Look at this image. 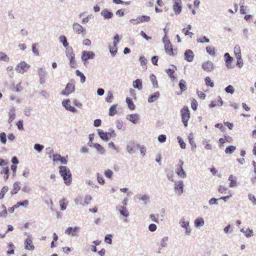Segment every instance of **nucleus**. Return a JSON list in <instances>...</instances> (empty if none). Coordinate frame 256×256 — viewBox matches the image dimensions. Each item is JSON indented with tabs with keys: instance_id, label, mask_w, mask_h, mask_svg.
<instances>
[{
	"instance_id": "nucleus-1",
	"label": "nucleus",
	"mask_w": 256,
	"mask_h": 256,
	"mask_svg": "<svg viewBox=\"0 0 256 256\" xmlns=\"http://www.w3.org/2000/svg\"><path fill=\"white\" fill-rule=\"evenodd\" d=\"M60 176L62 177L64 183L69 185L71 184L72 178V174L70 170L66 166H60Z\"/></svg>"
},
{
	"instance_id": "nucleus-2",
	"label": "nucleus",
	"mask_w": 256,
	"mask_h": 256,
	"mask_svg": "<svg viewBox=\"0 0 256 256\" xmlns=\"http://www.w3.org/2000/svg\"><path fill=\"white\" fill-rule=\"evenodd\" d=\"M162 42L164 46L165 52L168 54L172 56L174 55L173 48L172 44L168 38L167 36H164L162 38Z\"/></svg>"
},
{
	"instance_id": "nucleus-3",
	"label": "nucleus",
	"mask_w": 256,
	"mask_h": 256,
	"mask_svg": "<svg viewBox=\"0 0 256 256\" xmlns=\"http://www.w3.org/2000/svg\"><path fill=\"white\" fill-rule=\"evenodd\" d=\"M30 67V65L27 64L26 62H21L17 64L16 68V70L18 73L24 74L27 71Z\"/></svg>"
},
{
	"instance_id": "nucleus-4",
	"label": "nucleus",
	"mask_w": 256,
	"mask_h": 256,
	"mask_svg": "<svg viewBox=\"0 0 256 256\" xmlns=\"http://www.w3.org/2000/svg\"><path fill=\"white\" fill-rule=\"evenodd\" d=\"M98 134L100 137L103 140H108L112 137H114L116 136V134L114 130H112L111 132H104L103 131L99 130L98 132Z\"/></svg>"
},
{
	"instance_id": "nucleus-5",
	"label": "nucleus",
	"mask_w": 256,
	"mask_h": 256,
	"mask_svg": "<svg viewBox=\"0 0 256 256\" xmlns=\"http://www.w3.org/2000/svg\"><path fill=\"white\" fill-rule=\"evenodd\" d=\"M95 54L93 52L91 51H83L82 54V60L86 64V62L89 59H93L94 58Z\"/></svg>"
},
{
	"instance_id": "nucleus-6",
	"label": "nucleus",
	"mask_w": 256,
	"mask_h": 256,
	"mask_svg": "<svg viewBox=\"0 0 256 256\" xmlns=\"http://www.w3.org/2000/svg\"><path fill=\"white\" fill-rule=\"evenodd\" d=\"M184 162L179 160L178 164V167L176 169V174L181 178H184L186 176V174L183 169Z\"/></svg>"
},
{
	"instance_id": "nucleus-7",
	"label": "nucleus",
	"mask_w": 256,
	"mask_h": 256,
	"mask_svg": "<svg viewBox=\"0 0 256 256\" xmlns=\"http://www.w3.org/2000/svg\"><path fill=\"white\" fill-rule=\"evenodd\" d=\"M74 85L72 83H68L65 89L62 91L61 94L64 96H68L69 94L74 92Z\"/></svg>"
},
{
	"instance_id": "nucleus-8",
	"label": "nucleus",
	"mask_w": 256,
	"mask_h": 256,
	"mask_svg": "<svg viewBox=\"0 0 256 256\" xmlns=\"http://www.w3.org/2000/svg\"><path fill=\"white\" fill-rule=\"evenodd\" d=\"M202 66V69L207 72L212 71L214 68V64L211 61L204 62Z\"/></svg>"
},
{
	"instance_id": "nucleus-9",
	"label": "nucleus",
	"mask_w": 256,
	"mask_h": 256,
	"mask_svg": "<svg viewBox=\"0 0 256 256\" xmlns=\"http://www.w3.org/2000/svg\"><path fill=\"white\" fill-rule=\"evenodd\" d=\"M194 54L190 50H186L184 53V60L188 62H192Z\"/></svg>"
},
{
	"instance_id": "nucleus-10",
	"label": "nucleus",
	"mask_w": 256,
	"mask_h": 256,
	"mask_svg": "<svg viewBox=\"0 0 256 256\" xmlns=\"http://www.w3.org/2000/svg\"><path fill=\"white\" fill-rule=\"evenodd\" d=\"M184 184L182 181L177 182L175 183L174 190L176 192L180 195L183 192Z\"/></svg>"
},
{
	"instance_id": "nucleus-11",
	"label": "nucleus",
	"mask_w": 256,
	"mask_h": 256,
	"mask_svg": "<svg viewBox=\"0 0 256 256\" xmlns=\"http://www.w3.org/2000/svg\"><path fill=\"white\" fill-rule=\"evenodd\" d=\"M140 146L138 144H136L134 142H132L127 146V150L129 153H133Z\"/></svg>"
},
{
	"instance_id": "nucleus-12",
	"label": "nucleus",
	"mask_w": 256,
	"mask_h": 256,
	"mask_svg": "<svg viewBox=\"0 0 256 256\" xmlns=\"http://www.w3.org/2000/svg\"><path fill=\"white\" fill-rule=\"evenodd\" d=\"M224 58H225L226 65L228 68H232L231 66L232 63L233 61V58L230 56L228 53H226L224 54Z\"/></svg>"
},
{
	"instance_id": "nucleus-13",
	"label": "nucleus",
	"mask_w": 256,
	"mask_h": 256,
	"mask_svg": "<svg viewBox=\"0 0 256 256\" xmlns=\"http://www.w3.org/2000/svg\"><path fill=\"white\" fill-rule=\"evenodd\" d=\"M24 247L26 250H32L34 249V246L32 244V240L27 238L24 241Z\"/></svg>"
},
{
	"instance_id": "nucleus-14",
	"label": "nucleus",
	"mask_w": 256,
	"mask_h": 256,
	"mask_svg": "<svg viewBox=\"0 0 256 256\" xmlns=\"http://www.w3.org/2000/svg\"><path fill=\"white\" fill-rule=\"evenodd\" d=\"M72 28L74 31L78 34H81L84 31V28L78 22H74L73 24Z\"/></svg>"
},
{
	"instance_id": "nucleus-15",
	"label": "nucleus",
	"mask_w": 256,
	"mask_h": 256,
	"mask_svg": "<svg viewBox=\"0 0 256 256\" xmlns=\"http://www.w3.org/2000/svg\"><path fill=\"white\" fill-rule=\"evenodd\" d=\"M70 100H66L62 101V104L63 106L66 108V110L73 112L76 110L74 106H70Z\"/></svg>"
},
{
	"instance_id": "nucleus-16",
	"label": "nucleus",
	"mask_w": 256,
	"mask_h": 256,
	"mask_svg": "<svg viewBox=\"0 0 256 256\" xmlns=\"http://www.w3.org/2000/svg\"><path fill=\"white\" fill-rule=\"evenodd\" d=\"M132 86L134 88L141 90L142 88V80L140 79H136L133 81Z\"/></svg>"
},
{
	"instance_id": "nucleus-17",
	"label": "nucleus",
	"mask_w": 256,
	"mask_h": 256,
	"mask_svg": "<svg viewBox=\"0 0 256 256\" xmlns=\"http://www.w3.org/2000/svg\"><path fill=\"white\" fill-rule=\"evenodd\" d=\"M101 14L104 16L105 20L106 19H110L113 16V14L112 12L108 11V10L104 9L101 12Z\"/></svg>"
},
{
	"instance_id": "nucleus-18",
	"label": "nucleus",
	"mask_w": 256,
	"mask_h": 256,
	"mask_svg": "<svg viewBox=\"0 0 256 256\" xmlns=\"http://www.w3.org/2000/svg\"><path fill=\"white\" fill-rule=\"evenodd\" d=\"M137 24L140 22H148L150 20V18L147 16H142L137 18L136 19Z\"/></svg>"
},
{
	"instance_id": "nucleus-19",
	"label": "nucleus",
	"mask_w": 256,
	"mask_h": 256,
	"mask_svg": "<svg viewBox=\"0 0 256 256\" xmlns=\"http://www.w3.org/2000/svg\"><path fill=\"white\" fill-rule=\"evenodd\" d=\"M160 96V93L158 92H155L150 95L148 98V102H152L156 101Z\"/></svg>"
},
{
	"instance_id": "nucleus-20",
	"label": "nucleus",
	"mask_w": 256,
	"mask_h": 256,
	"mask_svg": "<svg viewBox=\"0 0 256 256\" xmlns=\"http://www.w3.org/2000/svg\"><path fill=\"white\" fill-rule=\"evenodd\" d=\"M222 100L220 96H218L217 101H212L210 104V107L214 108L216 106H222Z\"/></svg>"
},
{
	"instance_id": "nucleus-21",
	"label": "nucleus",
	"mask_w": 256,
	"mask_h": 256,
	"mask_svg": "<svg viewBox=\"0 0 256 256\" xmlns=\"http://www.w3.org/2000/svg\"><path fill=\"white\" fill-rule=\"evenodd\" d=\"M78 229V228L76 227H75L74 228L70 227V228H68L66 230L65 232L67 234H68V235L72 234V236H74L76 235V233L77 232Z\"/></svg>"
},
{
	"instance_id": "nucleus-22",
	"label": "nucleus",
	"mask_w": 256,
	"mask_h": 256,
	"mask_svg": "<svg viewBox=\"0 0 256 256\" xmlns=\"http://www.w3.org/2000/svg\"><path fill=\"white\" fill-rule=\"evenodd\" d=\"M128 119L135 124L138 120V116L136 114H131L128 116Z\"/></svg>"
},
{
	"instance_id": "nucleus-23",
	"label": "nucleus",
	"mask_w": 256,
	"mask_h": 256,
	"mask_svg": "<svg viewBox=\"0 0 256 256\" xmlns=\"http://www.w3.org/2000/svg\"><path fill=\"white\" fill-rule=\"evenodd\" d=\"M182 116L183 124L186 127L188 126V122L190 118V113H182Z\"/></svg>"
},
{
	"instance_id": "nucleus-24",
	"label": "nucleus",
	"mask_w": 256,
	"mask_h": 256,
	"mask_svg": "<svg viewBox=\"0 0 256 256\" xmlns=\"http://www.w3.org/2000/svg\"><path fill=\"white\" fill-rule=\"evenodd\" d=\"M181 4H176L173 5V10L176 14H179L182 10Z\"/></svg>"
},
{
	"instance_id": "nucleus-25",
	"label": "nucleus",
	"mask_w": 256,
	"mask_h": 256,
	"mask_svg": "<svg viewBox=\"0 0 256 256\" xmlns=\"http://www.w3.org/2000/svg\"><path fill=\"white\" fill-rule=\"evenodd\" d=\"M126 102L127 105L130 110H133L135 108V105L132 98H126Z\"/></svg>"
},
{
	"instance_id": "nucleus-26",
	"label": "nucleus",
	"mask_w": 256,
	"mask_h": 256,
	"mask_svg": "<svg viewBox=\"0 0 256 256\" xmlns=\"http://www.w3.org/2000/svg\"><path fill=\"white\" fill-rule=\"evenodd\" d=\"M180 225L182 228H186V232L187 234H190V230L189 227V223L187 222H185L184 220H182L180 222Z\"/></svg>"
},
{
	"instance_id": "nucleus-27",
	"label": "nucleus",
	"mask_w": 256,
	"mask_h": 256,
	"mask_svg": "<svg viewBox=\"0 0 256 256\" xmlns=\"http://www.w3.org/2000/svg\"><path fill=\"white\" fill-rule=\"evenodd\" d=\"M59 40L64 48L68 47V42L67 38L64 36H60L59 37Z\"/></svg>"
},
{
	"instance_id": "nucleus-28",
	"label": "nucleus",
	"mask_w": 256,
	"mask_h": 256,
	"mask_svg": "<svg viewBox=\"0 0 256 256\" xmlns=\"http://www.w3.org/2000/svg\"><path fill=\"white\" fill-rule=\"evenodd\" d=\"M14 252V246L12 242L8 243V250L6 254H13Z\"/></svg>"
},
{
	"instance_id": "nucleus-29",
	"label": "nucleus",
	"mask_w": 256,
	"mask_h": 256,
	"mask_svg": "<svg viewBox=\"0 0 256 256\" xmlns=\"http://www.w3.org/2000/svg\"><path fill=\"white\" fill-rule=\"evenodd\" d=\"M188 139L189 142L192 146V150L195 149L196 147V145L195 142H194V139L193 135L192 134H190L188 135Z\"/></svg>"
},
{
	"instance_id": "nucleus-30",
	"label": "nucleus",
	"mask_w": 256,
	"mask_h": 256,
	"mask_svg": "<svg viewBox=\"0 0 256 256\" xmlns=\"http://www.w3.org/2000/svg\"><path fill=\"white\" fill-rule=\"evenodd\" d=\"M20 188L19 184L18 182L14 183L13 185V188L11 192L12 194H14L18 193Z\"/></svg>"
},
{
	"instance_id": "nucleus-31",
	"label": "nucleus",
	"mask_w": 256,
	"mask_h": 256,
	"mask_svg": "<svg viewBox=\"0 0 256 256\" xmlns=\"http://www.w3.org/2000/svg\"><path fill=\"white\" fill-rule=\"evenodd\" d=\"M66 53V57L68 58L72 57V56H75L73 52L72 48L71 46L67 48Z\"/></svg>"
},
{
	"instance_id": "nucleus-32",
	"label": "nucleus",
	"mask_w": 256,
	"mask_h": 256,
	"mask_svg": "<svg viewBox=\"0 0 256 256\" xmlns=\"http://www.w3.org/2000/svg\"><path fill=\"white\" fill-rule=\"evenodd\" d=\"M178 86L180 89V94H182V92L185 90L186 88V81L184 80H181L179 82Z\"/></svg>"
},
{
	"instance_id": "nucleus-33",
	"label": "nucleus",
	"mask_w": 256,
	"mask_h": 256,
	"mask_svg": "<svg viewBox=\"0 0 256 256\" xmlns=\"http://www.w3.org/2000/svg\"><path fill=\"white\" fill-rule=\"evenodd\" d=\"M76 74L77 76H80V82L82 84L85 82L86 78L84 75L80 72L79 70H76Z\"/></svg>"
},
{
	"instance_id": "nucleus-34",
	"label": "nucleus",
	"mask_w": 256,
	"mask_h": 256,
	"mask_svg": "<svg viewBox=\"0 0 256 256\" xmlns=\"http://www.w3.org/2000/svg\"><path fill=\"white\" fill-rule=\"evenodd\" d=\"M204 224V220L202 218H198L194 220V225L198 228Z\"/></svg>"
},
{
	"instance_id": "nucleus-35",
	"label": "nucleus",
	"mask_w": 256,
	"mask_h": 256,
	"mask_svg": "<svg viewBox=\"0 0 256 256\" xmlns=\"http://www.w3.org/2000/svg\"><path fill=\"white\" fill-rule=\"evenodd\" d=\"M8 172H9V168L8 167H6L2 168V170L0 172V173L2 174H4V178L5 180H6L8 179L9 175H8Z\"/></svg>"
},
{
	"instance_id": "nucleus-36",
	"label": "nucleus",
	"mask_w": 256,
	"mask_h": 256,
	"mask_svg": "<svg viewBox=\"0 0 256 256\" xmlns=\"http://www.w3.org/2000/svg\"><path fill=\"white\" fill-rule=\"evenodd\" d=\"M28 200H24L22 202H18L15 205H14V207L15 208H18L20 206H24L26 207L28 206Z\"/></svg>"
},
{
	"instance_id": "nucleus-37",
	"label": "nucleus",
	"mask_w": 256,
	"mask_h": 256,
	"mask_svg": "<svg viewBox=\"0 0 256 256\" xmlns=\"http://www.w3.org/2000/svg\"><path fill=\"white\" fill-rule=\"evenodd\" d=\"M236 147L233 146H230L227 147L225 150V152L226 154H231L236 150Z\"/></svg>"
},
{
	"instance_id": "nucleus-38",
	"label": "nucleus",
	"mask_w": 256,
	"mask_h": 256,
	"mask_svg": "<svg viewBox=\"0 0 256 256\" xmlns=\"http://www.w3.org/2000/svg\"><path fill=\"white\" fill-rule=\"evenodd\" d=\"M206 52L211 56H214L216 54L214 47L212 46H207L206 48Z\"/></svg>"
},
{
	"instance_id": "nucleus-39",
	"label": "nucleus",
	"mask_w": 256,
	"mask_h": 256,
	"mask_svg": "<svg viewBox=\"0 0 256 256\" xmlns=\"http://www.w3.org/2000/svg\"><path fill=\"white\" fill-rule=\"evenodd\" d=\"M150 79L152 82L153 86L154 88H157L158 87V84L156 80V77L152 74L150 76Z\"/></svg>"
},
{
	"instance_id": "nucleus-40",
	"label": "nucleus",
	"mask_w": 256,
	"mask_h": 256,
	"mask_svg": "<svg viewBox=\"0 0 256 256\" xmlns=\"http://www.w3.org/2000/svg\"><path fill=\"white\" fill-rule=\"evenodd\" d=\"M225 92L228 94H233L234 92V88L232 85H228L224 88Z\"/></svg>"
},
{
	"instance_id": "nucleus-41",
	"label": "nucleus",
	"mask_w": 256,
	"mask_h": 256,
	"mask_svg": "<svg viewBox=\"0 0 256 256\" xmlns=\"http://www.w3.org/2000/svg\"><path fill=\"white\" fill-rule=\"evenodd\" d=\"M120 212L122 215L125 217H127L128 216V212L125 206H122L121 208L120 209Z\"/></svg>"
},
{
	"instance_id": "nucleus-42",
	"label": "nucleus",
	"mask_w": 256,
	"mask_h": 256,
	"mask_svg": "<svg viewBox=\"0 0 256 256\" xmlns=\"http://www.w3.org/2000/svg\"><path fill=\"white\" fill-rule=\"evenodd\" d=\"M206 84L207 86H210L212 88L214 87V82L211 80L210 78L208 76H206L204 79Z\"/></svg>"
},
{
	"instance_id": "nucleus-43",
	"label": "nucleus",
	"mask_w": 256,
	"mask_h": 256,
	"mask_svg": "<svg viewBox=\"0 0 256 256\" xmlns=\"http://www.w3.org/2000/svg\"><path fill=\"white\" fill-rule=\"evenodd\" d=\"M230 181V186L234 187L236 185V180L232 175H230L228 178Z\"/></svg>"
},
{
	"instance_id": "nucleus-44",
	"label": "nucleus",
	"mask_w": 256,
	"mask_h": 256,
	"mask_svg": "<svg viewBox=\"0 0 256 256\" xmlns=\"http://www.w3.org/2000/svg\"><path fill=\"white\" fill-rule=\"evenodd\" d=\"M60 210H64L66 209L67 206V202H66V200L64 198H63L62 200H60Z\"/></svg>"
},
{
	"instance_id": "nucleus-45",
	"label": "nucleus",
	"mask_w": 256,
	"mask_h": 256,
	"mask_svg": "<svg viewBox=\"0 0 256 256\" xmlns=\"http://www.w3.org/2000/svg\"><path fill=\"white\" fill-rule=\"evenodd\" d=\"M38 72L40 78L45 77L46 74V72L42 68L38 69Z\"/></svg>"
},
{
	"instance_id": "nucleus-46",
	"label": "nucleus",
	"mask_w": 256,
	"mask_h": 256,
	"mask_svg": "<svg viewBox=\"0 0 256 256\" xmlns=\"http://www.w3.org/2000/svg\"><path fill=\"white\" fill-rule=\"evenodd\" d=\"M10 58L8 56L3 52H0V60L8 62Z\"/></svg>"
},
{
	"instance_id": "nucleus-47",
	"label": "nucleus",
	"mask_w": 256,
	"mask_h": 256,
	"mask_svg": "<svg viewBox=\"0 0 256 256\" xmlns=\"http://www.w3.org/2000/svg\"><path fill=\"white\" fill-rule=\"evenodd\" d=\"M114 42H113V46L114 47H116L117 44L120 42V38L119 37V35L118 34H116L114 37Z\"/></svg>"
},
{
	"instance_id": "nucleus-48",
	"label": "nucleus",
	"mask_w": 256,
	"mask_h": 256,
	"mask_svg": "<svg viewBox=\"0 0 256 256\" xmlns=\"http://www.w3.org/2000/svg\"><path fill=\"white\" fill-rule=\"evenodd\" d=\"M0 140L2 143L5 144L6 142V136L5 132H2L0 134Z\"/></svg>"
},
{
	"instance_id": "nucleus-49",
	"label": "nucleus",
	"mask_w": 256,
	"mask_h": 256,
	"mask_svg": "<svg viewBox=\"0 0 256 256\" xmlns=\"http://www.w3.org/2000/svg\"><path fill=\"white\" fill-rule=\"evenodd\" d=\"M94 147L96 148L100 153H104V148L98 144H94L93 145Z\"/></svg>"
},
{
	"instance_id": "nucleus-50",
	"label": "nucleus",
	"mask_w": 256,
	"mask_h": 256,
	"mask_svg": "<svg viewBox=\"0 0 256 256\" xmlns=\"http://www.w3.org/2000/svg\"><path fill=\"white\" fill-rule=\"evenodd\" d=\"M242 35L245 40H247L249 38L248 30L247 28H244L242 29Z\"/></svg>"
},
{
	"instance_id": "nucleus-51",
	"label": "nucleus",
	"mask_w": 256,
	"mask_h": 256,
	"mask_svg": "<svg viewBox=\"0 0 256 256\" xmlns=\"http://www.w3.org/2000/svg\"><path fill=\"white\" fill-rule=\"evenodd\" d=\"M108 48H109V50H110V54H112V56H115V54H116L117 52V47H114V48H112L111 46H108Z\"/></svg>"
},
{
	"instance_id": "nucleus-52",
	"label": "nucleus",
	"mask_w": 256,
	"mask_h": 256,
	"mask_svg": "<svg viewBox=\"0 0 256 256\" xmlns=\"http://www.w3.org/2000/svg\"><path fill=\"white\" fill-rule=\"evenodd\" d=\"M8 191V188L7 186H4L0 193V199H2L5 194Z\"/></svg>"
},
{
	"instance_id": "nucleus-53",
	"label": "nucleus",
	"mask_w": 256,
	"mask_h": 256,
	"mask_svg": "<svg viewBox=\"0 0 256 256\" xmlns=\"http://www.w3.org/2000/svg\"><path fill=\"white\" fill-rule=\"evenodd\" d=\"M112 2L116 4H124L126 6H128L130 4V2H124L122 0H112Z\"/></svg>"
},
{
	"instance_id": "nucleus-54",
	"label": "nucleus",
	"mask_w": 256,
	"mask_h": 256,
	"mask_svg": "<svg viewBox=\"0 0 256 256\" xmlns=\"http://www.w3.org/2000/svg\"><path fill=\"white\" fill-rule=\"evenodd\" d=\"M167 74L170 76L171 78L173 80L175 79V77L174 76V70L171 68H168L166 70Z\"/></svg>"
},
{
	"instance_id": "nucleus-55",
	"label": "nucleus",
	"mask_w": 256,
	"mask_h": 256,
	"mask_svg": "<svg viewBox=\"0 0 256 256\" xmlns=\"http://www.w3.org/2000/svg\"><path fill=\"white\" fill-rule=\"evenodd\" d=\"M197 42L200 43H203L204 42H210V40L206 36H204L202 38H198Z\"/></svg>"
},
{
	"instance_id": "nucleus-56",
	"label": "nucleus",
	"mask_w": 256,
	"mask_h": 256,
	"mask_svg": "<svg viewBox=\"0 0 256 256\" xmlns=\"http://www.w3.org/2000/svg\"><path fill=\"white\" fill-rule=\"evenodd\" d=\"M248 199L250 200L254 205H256V198L252 194H248Z\"/></svg>"
},
{
	"instance_id": "nucleus-57",
	"label": "nucleus",
	"mask_w": 256,
	"mask_h": 256,
	"mask_svg": "<svg viewBox=\"0 0 256 256\" xmlns=\"http://www.w3.org/2000/svg\"><path fill=\"white\" fill-rule=\"evenodd\" d=\"M97 180H98V182L102 184H104V180L102 176V174H97Z\"/></svg>"
},
{
	"instance_id": "nucleus-58",
	"label": "nucleus",
	"mask_w": 256,
	"mask_h": 256,
	"mask_svg": "<svg viewBox=\"0 0 256 256\" xmlns=\"http://www.w3.org/2000/svg\"><path fill=\"white\" fill-rule=\"evenodd\" d=\"M112 98H113L112 94V92H108V95H107L106 97V102H111Z\"/></svg>"
},
{
	"instance_id": "nucleus-59",
	"label": "nucleus",
	"mask_w": 256,
	"mask_h": 256,
	"mask_svg": "<svg viewBox=\"0 0 256 256\" xmlns=\"http://www.w3.org/2000/svg\"><path fill=\"white\" fill-rule=\"evenodd\" d=\"M220 143L221 145H222L226 143V142H230L228 140V138L224 136V138H220L219 139Z\"/></svg>"
},
{
	"instance_id": "nucleus-60",
	"label": "nucleus",
	"mask_w": 256,
	"mask_h": 256,
	"mask_svg": "<svg viewBox=\"0 0 256 256\" xmlns=\"http://www.w3.org/2000/svg\"><path fill=\"white\" fill-rule=\"evenodd\" d=\"M70 66L72 68H74L76 65L75 56H72V57L69 58Z\"/></svg>"
},
{
	"instance_id": "nucleus-61",
	"label": "nucleus",
	"mask_w": 256,
	"mask_h": 256,
	"mask_svg": "<svg viewBox=\"0 0 256 256\" xmlns=\"http://www.w3.org/2000/svg\"><path fill=\"white\" fill-rule=\"evenodd\" d=\"M104 242L108 244H111L112 243V236L110 234L106 235L104 238Z\"/></svg>"
},
{
	"instance_id": "nucleus-62",
	"label": "nucleus",
	"mask_w": 256,
	"mask_h": 256,
	"mask_svg": "<svg viewBox=\"0 0 256 256\" xmlns=\"http://www.w3.org/2000/svg\"><path fill=\"white\" fill-rule=\"evenodd\" d=\"M203 144L205 145V148L207 150H212V146L209 143V141L205 140L204 141Z\"/></svg>"
},
{
	"instance_id": "nucleus-63",
	"label": "nucleus",
	"mask_w": 256,
	"mask_h": 256,
	"mask_svg": "<svg viewBox=\"0 0 256 256\" xmlns=\"http://www.w3.org/2000/svg\"><path fill=\"white\" fill-rule=\"evenodd\" d=\"M113 174L112 172L110 170H108L104 172V174L106 177L110 178Z\"/></svg>"
},
{
	"instance_id": "nucleus-64",
	"label": "nucleus",
	"mask_w": 256,
	"mask_h": 256,
	"mask_svg": "<svg viewBox=\"0 0 256 256\" xmlns=\"http://www.w3.org/2000/svg\"><path fill=\"white\" fill-rule=\"evenodd\" d=\"M34 148L38 152H40L44 148V146L40 144H35Z\"/></svg>"
}]
</instances>
